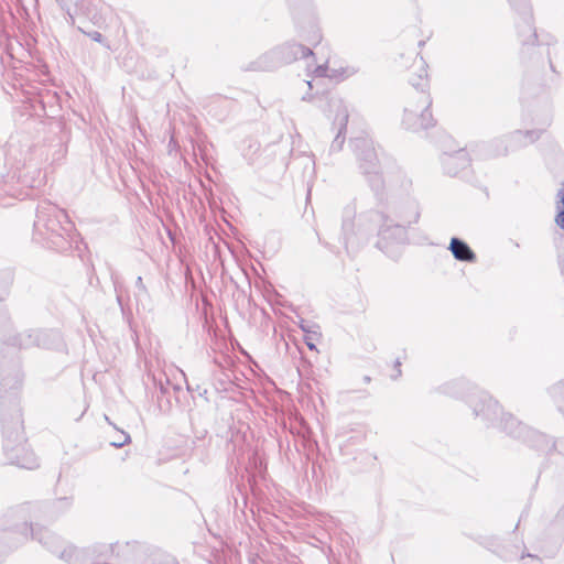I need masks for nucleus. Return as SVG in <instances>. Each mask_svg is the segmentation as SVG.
Masks as SVG:
<instances>
[{
    "instance_id": "f257e3e1",
    "label": "nucleus",
    "mask_w": 564,
    "mask_h": 564,
    "mask_svg": "<svg viewBox=\"0 0 564 564\" xmlns=\"http://www.w3.org/2000/svg\"><path fill=\"white\" fill-rule=\"evenodd\" d=\"M419 82L412 79V85L417 89L409 97L404 108L403 124L413 130L426 129L434 124L430 110L431 98L425 88L427 87V73L421 63L419 67Z\"/></svg>"
},
{
    "instance_id": "f03ea898",
    "label": "nucleus",
    "mask_w": 564,
    "mask_h": 564,
    "mask_svg": "<svg viewBox=\"0 0 564 564\" xmlns=\"http://www.w3.org/2000/svg\"><path fill=\"white\" fill-rule=\"evenodd\" d=\"M94 564H151L145 555L148 549L142 544L101 545L94 550Z\"/></svg>"
},
{
    "instance_id": "7ed1b4c3",
    "label": "nucleus",
    "mask_w": 564,
    "mask_h": 564,
    "mask_svg": "<svg viewBox=\"0 0 564 564\" xmlns=\"http://www.w3.org/2000/svg\"><path fill=\"white\" fill-rule=\"evenodd\" d=\"M36 534L39 541L46 547H48L52 552L58 554L61 558H64L65 561L68 562H77V558L80 554L76 552L72 546H67L62 550V547L64 546V541L55 533H53L50 530H42Z\"/></svg>"
},
{
    "instance_id": "20e7f679",
    "label": "nucleus",
    "mask_w": 564,
    "mask_h": 564,
    "mask_svg": "<svg viewBox=\"0 0 564 564\" xmlns=\"http://www.w3.org/2000/svg\"><path fill=\"white\" fill-rule=\"evenodd\" d=\"M379 246L382 249H387L390 240L402 241L405 237V230L401 226L384 225L379 230Z\"/></svg>"
},
{
    "instance_id": "39448f33",
    "label": "nucleus",
    "mask_w": 564,
    "mask_h": 564,
    "mask_svg": "<svg viewBox=\"0 0 564 564\" xmlns=\"http://www.w3.org/2000/svg\"><path fill=\"white\" fill-rule=\"evenodd\" d=\"M469 165V159L465 151H458L453 155H448L444 160V166L449 174H456L459 170H464Z\"/></svg>"
},
{
    "instance_id": "423d86ee",
    "label": "nucleus",
    "mask_w": 564,
    "mask_h": 564,
    "mask_svg": "<svg viewBox=\"0 0 564 564\" xmlns=\"http://www.w3.org/2000/svg\"><path fill=\"white\" fill-rule=\"evenodd\" d=\"M449 249L457 260L473 262L476 259V256L470 248L457 238H453L451 240Z\"/></svg>"
},
{
    "instance_id": "0eeeda50",
    "label": "nucleus",
    "mask_w": 564,
    "mask_h": 564,
    "mask_svg": "<svg viewBox=\"0 0 564 564\" xmlns=\"http://www.w3.org/2000/svg\"><path fill=\"white\" fill-rule=\"evenodd\" d=\"M315 77H328L332 79H341L348 76L350 73L345 69L330 68L328 63L319 65L314 69Z\"/></svg>"
},
{
    "instance_id": "6e6552de",
    "label": "nucleus",
    "mask_w": 564,
    "mask_h": 564,
    "mask_svg": "<svg viewBox=\"0 0 564 564\" xmlns=\"http://www.w3.org/2000/svg\"><path fill=\"white\" fill-rule=\"evenodd\" d=\"M22 455H18L14 458V463L19 465L20 467L26 468V469H33L37 466V459L34 456V454L28 449L25 446L21 447Z\"/></svg>"
},
{
    "instance_id": "1a4fd4ad",
    "label": "nucleus",
    "mask_w": 564,
    "mask_h": 564,
    "mask_svg": "<svg viewBox=\"0 0 564 564\" xmlns=\"http://www.w3.org/2000/svg\"><path fill=\"white\" fill-rule=\"evenodd\" d=\"M335 107L338 110L337 117L335 119L336 123L339 126V128H345L347 120H348V112L347 109L343 106L340 100H337L335 102Z\"/></svg>"
},
{
    "instance_id": "9d476101",
    "label": "nucleus",
    "mask_w": 564,
    "mask_h": 564,
    "mask_svg": "<svg viewBox=\"0 0 564 564\" xmlns=\"http://www.w3.org/2000/svg\"><path fill=\"white\" fill-rule=\"evenodd\" d=\"M293 51V58L296 59L299 57H307L308 55H312L311 48L304 47L301 44H294L291 46Z\"/></svg>"
},
{
    "instance_id": "9b49d317",
    "label": "nucleus",
    "mask_w": 564,
    "mask_h": 564,
    "mask_svg": "<svg viewBox=\"0 0 564 564\" xmlns=\"http://www.w3.org/2000/svg\"><path fill=\"white\" fill-rule=\"evenodd\" d=\"M303 329L306 333V335H305V343H306L307 347L311 350H314L315 349V345H314L313 341L318 338V333L315 332V330H307L306 328H303Z\"/></svg>"
},
{
    "instance_id": "f8f14e48",
    "label": "nucleus",
    "mask_w": 564,
    "mask_h": 564,
    "mask_svg": "<svg viewBox=\"0 0 564 564\" xmlns=\"http://www.w3.org/2000/svg\"><path fill=\"white\" fill-rule=\"evenodd\" d=\"M364 147H365V160L367 162H369L370 164H373L375 161H376V153L373 151V149L368 145L366 142H362Z\"/></svg>"
},
{
    "instance_id": "ddd939ff",
    "label": "nucleus",
    "mask_w": 564,
    "mask_h": 564,
    "mask_svg": "<svg viewBox=\"0 0 564 564\" xmlns=\"http://www.w3.org/2000/svg\"><path fill=\"white\" fill-rule=\"evenodd\" d=\"M129 442H130V436L127 433L122 432L120 437H118L117 441L111 442V445L115 447H121Z\"/></svg>"
},
{
    "instance_id": "4468645a",
    "label": "nucleus",
    "mask_w": 564,
    "mask_h": 564,
    "mask_svg": "<svg viewBox=\"0 0 564 564\" xmlns=\"http://www.w3.org/2000/svg\"><path fill=\"white\" fill-rule=\"evenodd\" d=\"M321 33L318 30L314 29L311 35L306 39L308 43L316 44L321 41Z\"/></svg>"
},
{
    "instance_id": "2eb2a0df",
    "label": "nucleus",
    "mask_w": 564,
    "mask_h": 564,
    "mask_svg": "<svg viewBox=\"0 0 564 564\" xmlns=\"http://www.w3.org/2000/svg\"><path fill=\"white\" fill-rule=\"evenodd\" d=\"M13 425H14V429H15L17 431H19V430H20V427H21L20 415H19L18 413H17V415H15L14 424H13Z\"/></svg>"
},
{
    "instance_id": "dca6fc26",
    "label": "nucleus",
    "mask_w": 564,
    "mask_h": 564,
    "mask_svg": "<svg viewBox=\"0 0 564 564\" xmlns=\"http://www.w3.org/2000/svg\"><path fill=\"white\" fill-rule=\"evenodd\" d=\"M99 39H100V34H99V33H96V34L94 35V40L99 41Z\"/></svg>"
},
{
    "instance_id": "f3484780",
    "label": "nucleus",
    "mask_w": 564,
    "mask_h": 564,
    "mask_svg": "<svg viewBox=\"0 0 564 564\" xmlns=\"http://www.w3.org/2000/svg\"><path fill=\"white\" fill-rule=\"evenodd\" d=\"M260 68H261V69H268V68H269V66H261Z\"/></svg>"
},
{
    "instance_id": "a211bd4d",
    "label": "nucleus",
    "mask_w": 564,
    "mask_h": 564,
    "mask_svg": "<svg viewBox=\"0 0 564 564\" xmlns=\"http://www.w3.org/2000/svg\"><path fill=\"white\" fill-rule=\"evenodd\" d=\"M339 138H340V134H337L335 138V141H338Z\"/></svg>"
},
{
    "instance_id": "6ab92c4d",
    "label": "nucleus",
    "mask_w": 564,
    "mask_h": 564,
    "mask_svg": "<svg viewBox=\"0 0 564 564\" xmlns=\"http://www.w3.org/2000/svg\"><path fill=\"white\" fill-rule=\"evenodd\" d=\"M339 138H340V134H337L335 138V141H338Z\"/></svg>"
},
{
    "instance_id": "aec40b11",
    "label": "nucleus",
    "mask_w": 564,
    "mask_h": 564,
    "mask_svg": "<svg viewBox=\"0 0 564 564\" xmlns=\"http://www.w3.org/2000/svg\"><path fill=\"white\" fill-rule=\"evenodd\" d=\"M339 138H340V134H337L335 138V141H338Z\"/></svg>"
},
{
    "instance_id": "412c9836",
    "label": "nucleus",
    "mask_w": 564,
    "mask_h": 564,
    "mask_svg": "<svg viewBox=\"0 0 564 564\" xmlns=\"http://www.w3.org/2000/svg\"><path fill=\"white\" fill-rule=\"evenodd\" d=\"M181 376L185 377V373L182 370H178Z\"/></svg>"
}]
</instances>
